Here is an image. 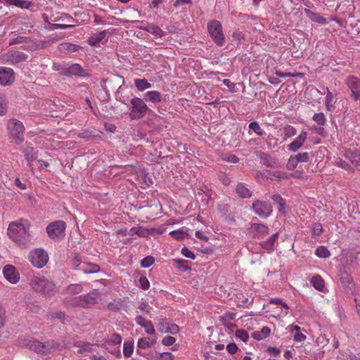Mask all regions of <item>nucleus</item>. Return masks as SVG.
<instances>
[{"instance_id":"nucleus-1","label":"nucleus","mask_w":360,"mask_h":360,"mask_svg":"<svg viewBox=\"0 0 360 360\" xmlns=\"http://www.w3.org/2000/svg\"><path fill=\"white\" fill-rule=\"evenodd\" d=\"M29 285L34 292L42 293L46 296L53 295L56 292L55 284L40 274H34L30 276Z\"/></svg>"},{"instance_id":"nucleus-2","label":"nucleus","mask_w":360,"mask_h":360,"mask_svg":"<svg viewBox=\"0 0 360 360\" xmlns=\"http://www.w3.org/2000/svg\"><path fill=\"white\" fill-rule=\"evenodd\" d=\"M7 130L9 141L20 145L25 140V127L22 122L16 119H11L7 122Z\"/></svg>"},{"instance_id":"nucleus-3","label":"nucleus","mask_w":360,"mask_h":360,"mask_svg":"<svg viewBox=\"0 0 360 360\" xmlns=\"http://www.w3.org/2000/svg\"><path fill=\"white\" fill-rule=\"evenodd\" d=\"M27 226H8L9 238L19 245H26L30 241V235Z\"/></svg>"},{"instance_id":"nucleus-4","label":"nucleus","mask_w":360,"mask_h":360,"mask_svg":"<svg viewBox=\"0 0 360 360\" xmlns=\"http://www.w3.org/2000/svg\"><path fill=\"white\" fill-rule=\"evenodd\" d=\"M98 300V293L97 291L93 290L86 295L72 297L70 302L72 306L86 308L96 304Z\"/></svg>"},{"instance_id":"nucleus-5","label":"nucleus","mask_w":360,"mask_h":360,"mask_svg":"<svg viewBox=\"0 0 360 360\" xmlns=\"http://www.w3.org/2000/svg\"><path fill=\"white\" fill-rule=\"evenodd\" d=\"M49 259L48 253L42 248H36L30 252L28 259L37 269L43 268Z\"/></svg>"},{"instance_id":"nucleus-6","label":"nucleus","mask_w":360,"mask_h":360,"mask_svg":"<svg viewBox=\"0 0 360 360\" xmlns=\"http://www.w3.org/2000/svg\"><path fill=\"white\" fill-rule=\"evenodd\" d=\"M148 110L146 104L142 99L134 98L131 100L129 117L131 120H139L146 115Z\"/></svg>"},{"instance_id":"nucleus-7","label":"nucleus","mask_w":360,"mask_h":360,"mask_svg":"<svg viewBox=\"0 0 360 360\" xmlns=\"http://www.w3.org/2000/svg\"><path fill=\"white\" fill-rule=\"evenodd\" d=\"M207 30L214 43L218 46H222L224 43V36L220 22L216 20H212L207 25Z\"/></svg>"},{"instance_id":"nucleus-8","label":"nucleus","mask_w":360,"mask_h":360,"mask_svg":"<svg viewBox=\"0 0 360 360\" xmlns=\"http://www.w3.org/2000/svg\"><path fill=\"white\" fill-rule=\"evenodd\" d=\"M27 58V55L22 52L10 51L0 56V63L15 65L25 61Z\"/></svg>"},{"instance_id":"nucleus-9","label":"nucleus","mask_w":360,"mask_h":360,"mask_svg":"<svg viewBox=\"0 0 360 360\" xmlns=\"http://www.w3.org/2000/svg\"><path fill=\"white\" fill-rule=\"evenodd\" d=\"M252 209L255 214L262 218L268 217L273 210L270 202L259 200H255L252 203Z\"/></svg>"},{"instance_id":"nucleus-10","label":"nucleus","mask_w":360,"mask_h":360,"mask_svg":"<svg viewBox=\"0 0 360 360\" xmlns=\"http://www.w3.org/2000/svg\"><path fill=\"white\" fill-rule=\"evenodd\" d=\"M2 273L4 278L11 284H17L20 279V274L15 266L6 264L3 266Z\"/></svg>"},{"instance_id":"nucleus-11","label":"nucleus","mask_w":360,"mask_h":360,"mask_svg":"<svg viewBox=\"0 0 360 360\" xmlns=\"http://www.w3.org/2000/svg\"><path fill=\"white\" fill-rule=\"evenodd\" d=\"M345 83L352 91V98L355 101L360 98V79L354 76H349Z\"/></svg>"},{"instance_id":"nucleus-12","label":"nucleus","mask_w":360,"mask_h":360,"mask_svg":"<svg viewBox=\"0 0 360 360\" xmlns=\"http://www.w3.org/2000/svg\"><path fill=\"white\" fill-rule=\"evenodd\" d=\"M15 80V74L10 68L0 67V84L2 86H9Z\"/></svg>"},{"instance_id":"nucleus-13","label":"nucleus","mask_w":360,"mask_h":360,"mask_svg":"<svg viewBox=\"0 0 360 360\" xmlns=\"http://www.w3.org/2000/svg\"><path fill=\"white\" fill-rule=\"evenodd\" d=\"M158 330L162 333L176 334L179 331V326L172 323L167 321L166 319H159L157 325Z\"/></svg>"},{"instance_id":"nucleus-14","label":"nucleus","mask_w":360,"mask_h":360,"mask_svg":"<svg viewBox=\"0 0 360 360\" xmlns=\"http://www.w3.org/2000/svg\"><path fill=\"white\" fill-rule=\"evenodd\" d=\"M307 132L302 131L300 134L294 141L288 146V149L290 151L295 152L302 147L303 143L307 139Z\"/></svg>"},{"instance_id":"nucleus-15","label":"nucleus","mask_w":360,"mask_h":360,"mask_svg":"<svg viewBox=\"0 0 360 360\" xmlns=\"http://www.w3.org/2000/svg\"><path fill=\"white\" fill-rule=\"evenodd\" d=\"M46 231L50 238L59 240L65 236V226H46Z\"/></svg>"},{"instance_id":"nucleus-16","label":"nucleus","mask_w":360,"mask_h":360,"mask_svg":"<svg viewBox=\"0 0 360 360\" xmlns=\"http://www.w3.org/2000/svg\"><path fill=\"white\" fill-rule=\"evenodd\" d=\"M28 166L31 167L32 162L37 159L38 153L33 147H27L23 150Z\"/></svg>"},{"instance_id":"nucleus-17","label":"nucleus","mask_w":360,"mask_h":360,"mask_svg":"<svg viewBox=\"0 0 360 360\" xmlns=\"http://www.w3.org/2000/svg\"><path fill=\"white\" fill-rule=\"evenodd\" d=\"M304 13L312 21L324 25L327 23V20L319 13L313 12L309 9H305Z\"/></svg>"},{"instance_id":"nucleus-18","label":"nucleus","mask_w":360,"mask_h":360,"mask_svg":"<svg viewBox=\"0 0 360 360\" xmlns=\"http://www.w3.org/2000/svg\"><path fill=\"white\" fill-rule=\"evenodd\" d=\"M78 269L84 274H94L100 271V267L95 264L82 263Z\"/></svg>"},{"instance_id":"nucleus-19","label":"nucleus","mask_w":360,"mask_h":360,"mask_svg":"<svg viewBox=\"0 0 360 360\" xmlns=\"http://www.w3.org/2000/svg\"><path fill=\"white\" fill-rule=\"evenodd\" d=\"M82 72V68L78 64H73L70 65L68 68H63L60 70L61 75H79Z\"/></svg>"},{"instance_id":"nucleus-20","label":"nucleus","mask_w":360,"mask_h":360,"mask_svg":"<svg viewBox=\"0 0 360 360\" xmlns=\"http://www.w3.org/2000/svg\"><path fill=\"white\" fill-rule=\"evenodd\" d=\"M106 36V31L103 30L99 32L98 33H96L91 37L88 39V44L93 46H97L99 45L100 42L103 41V39Z\"/></svg>"},{"instance_id":"nucleus-21","label":"nucleus","mask_w":360,"mask_h":360,"mask_svg":"<svg viewBox=\"0 0 360 360\" xmlns=\"http://www.w3.org/2000/svg\"><path fill=\"white\" fill-rule=\"evenodd\" d=\"M130 235L137 234L141 237H148L152 235L151 229H147L144 226H133L129 231Z\"/></svg>"},{"instance_id":"nucleus-22","label":"nucleus","mask_w":360,"mask_h":360,"mask_svg":"<svg viewBox=\"0 0 360 360\" xmlns=\"http://www.w3.org/2000/svg\"><path fill=\"white\" fill-rule=\"evenodd\" d=\"M5 4L8 6H15L20 8H30L32 6V3L24 0H4Z\"/></svg>"},{"instance_id":"nucleus-23","label":"nucleus","mask_w":360,"mask_h":360,"mask_svg":"<svg viewBox=\"0 0 360 360\" xmlns=\"http://www.w3.org/2000/svg\"><path fill=\"white\" fill-rule=\"evenodd\" d=\"M271 199L278 205V212L285 214L286 204L285 200L278 194L271 195Z\"/></svg>"},{"instance_id":"nucleus-24","label":"nucleus","mask_w":360,"mask_h":360,"mask_svg":"<svg viewBox=\"0 0 360 360\" xmlns=\"http://www.w3.org/2000/svg\"><path fill=\"white\" fill-rule=\"evenodd\" d=\"M271 329L268 326L263 327L259 331H255L252 333V337L257 340H261L269 335Z\"/></svg>"},{"instance_id":"nucleus-25","label":"nucleus","mask_w":360,"mask_h":360,"mask_svg":"<svg viewBox=\"0 0 360 360\" xmlns=\"http://www.w3.org/2000/svg\"><path fill=\"white\" fill-rule=\"evenodd\" d=\"M30 347L37 352L47 353L49 352V345L39 341H33L30 345Z\"/></svg>"},{"instance_id":"nucleus-26","label":"nucleus","mask_w":360,"mask_h":360,"mask_svg":"<svg viewBox=\"0 0 360 360\" xmlns=\"http://www.w3.org/2000/svg\"><path fill=\"white\" fill-rule=\"evenodd\" d=\"M145 99L154 103H159L161 101V94L158 91H150L145 94Z\"/></svg>"},{"instance_id":"nucleus-27","label":"nucleus","mask_w":360,"mask_h":360,"mask_svg":"<svg viewBox=\"0 0 360 360\" xmlns=\"http://www.w3.org/2000/svg\"><path fill=\"white\" fill-rule=\"evenodd\" d=\"M345 158L349 159L355 167L360 169V153L356 154L352 150H347Z\"/></svg>"},{"instance_id":"nucleus-28","label":"nucleus","mask_w":360,"mask_h":360,"mask_svg":"<svg viewBox=\"0 0 360 360\" xmlns=\"http://www.w3.org/2000/svg\"><path fill=\"white\" fill-rule=\"evenodd\" d=\"M311 283L315 289L319 291H323L325 287V283L323 278L319 275L313 276L311 279Z\"/></svg>"},{"instance_id":"nucleus-29","label":"nucleus","mask_w":360,"mask_h":360,"mask_svg":"<svg viewBox=\"0 0 360 360\" xmlns=\"http://www.w3.org/2000/svg\"><path fill=\"white\" fill-rule=\"evenodd\" d=\"M326 96L325 100V105L328 111H331L334 109V104L335 101L332 92L330 91L328 87L326 88Z\"/></svg>"},{"instance_id":"nucleus-30","label":"nucleus","mask_w":360,"mask_h":360,"mask_svg":"<svg viewBox=\"0 0 360 360\" xmlns=\"http://www.w3.org/2000/svg\"><path fill=\"white\" fill-rule=\"evenodd\" d=\"M94 345L89 342H79L75 344V347L78 348L77 352L80 354L90 352L94 350Z\"/></svg>"},{"instance_id":"nucleus-31","label":"nucleus","mask_w":360,"mask_h":360,"mask_svg":"<svg viewBox=\"0 0 360 360\" xmlns=\"http://www.w3.org/2000/svg\"><path fill=\"white\" fill-rule=\"evenodd\" d=\"M151 360H174V356L169 352H156L151 356Z\"/></svg>"},{"instance_id":"nucleus-32","label":"nucleus","mask_w":360,"mask_h":360,"mask_svg":"<svg viewBox=\"0 0 360 360\" xmlns=\"http://www.w3.org/2000/svg\"><path fill=\"white\" fill-rule=\"evenodd\" d=\"M122 338L118 333H112L104 339L105 343L110 345H120L122 342Z\"/></svg>"},{"instance_id":"nucleus-33","label":"nucleus","mask_w":360,"mask_h":360,"mask_svg":"<svg viewBox=\"0 0 360 360\" xmlns=\"http://www.w3.org/2000/svg\"><path fill=\"white\" fill-rule=\"evenodd\" d=\"M134 352V342L125 341L123 344V354L125 358L130 357Z\"/></svg>"},{"instance_id":"nucleus-34","label":"nucleus","mask_w":360,"mask_h":360,"mask_svg":"<svg viewBox=\"0 0 360 360\" xmlns=\"http://www.w3.org/2000/svg\"><path fill=\"white\" fill-rule=\"evenodd\" d=\"M83 290L81 284L74 283L68 285L65 289V293L70 295H77L80 293Z\"/></svg>"},{"instance_id":"nucleus-35","label":"nucleus","mask_w":360,"mask_h":360,"mask_svg":"<svg viewBox=\"0 0 360 360\" xmlns=\"http://www.w3.org/2000/svg\"><path fill=\"white\" fill-rule=\"evenodd\" d=\"M134 84L139 91H143L146 89L151 87V84L149 83L146 79H135Z\"/></svg>"},{"instance_id":"nucleus-36","label":"nucleus","mask_w":360,"mask_h":360,"mask_svg":"<svg viewBox=\"0 0 360 360\" xmlns=\"http://www.w3.org/2000/svg\"><path fill=\"white\" fill-rule=\"evenodd\" d=\"M236 192L242 198H249L251 196L250 190L242 184L237 186Z\"/></svg>"},{"instance_id":"nucleus-37","label":"nucleus","mask_w":360,"mask_h":360,"mask_svg":"<svg viewBox=\"0 0 360 360\" xmlns=\"http://www.w3.org/2000/svg\"><path fill=\"white\" fill-rule=\"evenodd\" d=\"M146 31H148L149 33L158 36V37H162L165 35L164 31H162L158 26H156L155 25H149L146 28Z\"/></svg>"},{"instance_id":"nucleus-38","label":"nucleus","mask_w":360,"mask_h":360,"mask_svg":"<svg viewBox=\"0 0 360 360\" xmlns=\"http://www.w3.org/2000/svg\"><path fill=\"white\" fill-rule=\"evenodd\" d=\"M8 100L5 95L0 94V116L4 115L7 112Z\"/></svg>"},{"instance_id":"nucleus-39","label":"nucleus","mask_w":360,"mask_h":360,"mask_svg":"<svg viewBox=\"0 0 360 360\" xmlns=\"http://www.w3.org/2000/svg\"><path fill=\"white\" fill-rule=\"evenodd\" d=\"M174 264L179 269L186 271L189 269V267L188 266V262L185 259H174L173 260Z\"/></svg>"},{"instance_id":"nucleus-40","label":"nucleus","mask_w":360,"mask_h":360,"mask_svg":"<svg viewBox=\"0 0 360 360\" xmlns=\"http://www.w3.org/2000/svg\"><path fill=\"white\" fill-rule=\"evenodd\" d=\"M153 343L150 342L149 338H141L138 340L137 346L141 349H147L152 347Z\"/></svg>"},{"instance_id":"nucleus-41","label":"nucleus","mask_w":360,"mask_h":360,"mask_svg":"<svg viewBox=\"0 0 360 360\" xmlns=\"http://www.w3.org/2000/svg\"><path fill=\"white\" fill-rule=\"evenodd\" d=\"M316 255L320 258H328L330 253L326 248L321 246L316 250Z\"/></svg>"},{"instance_id":"nucleus-42","label":"nucleus","mask_w":360,"mask_h":360,"mask_svg":"<svg viewBox=\"0 0 360 360\" xmlns=\"http://www.w3.org/2000/svg\"><path fill=\"white\" fill-rule=\"evenodd\" d=\"M236 317V314L233 312H226L223 315L220 316L219 320L224 323L227 324L229 321L233 320Z\"/></svg>"},{"instance_id":"nucleus-43","label":"nucleus","mask_w":360,"mask_h":360,"mask_svg":"<svg viewBox=\"0 0 360 360\" xmlns=\"http://www.w3.org/2000/svg\"><path fill=\"white\" fill-rule=\"evenodd\" d=\"M312 120L320 126H323L326 124V117L323 112L315 113L312 117Z\"/></svg>"},{"instance_id":"nucleus-44","label":"nucleus","mask_w":360,"mask_h":360,"mask_svg":"<svg viewBox=\"0 0 360 360\" xmlns=\"http://www.w3.org/2000/svg\"><path fill=\"white\" fill-rule=\"evenodd\" d=\"M138 309L146 314L149 315L151 317L152 307L146 302H141L139 304Z\"/></svg>"},{"instance_id":"nucleus-45","label":"nucleus","mask_w":360,"mask_h":360,"mask_svg":"<svg viewBox=\"0 0 360 360\" xmlns=\"http://www.w3.org/2000/svg\"><path fill=\"white\" fill-rule=\"evenodd\" d=\"M170 236L176 240H181L187 236V233L181 229L172 231L169 233Z\"/></svg>"},{"instance_id":"nucleus-46","label":"nucleus","mask_w":360,"mask_h":360,"mask_svg":"<svg viewBox=\"0 0 360 360\" xmlns=\"http://www.w3.org/2000/svg\"><path fill=\"white\" fill-rule=\"evenodd\" d=\"M155 262V259L152 256H147L146 257H144L141 262V267L143 268H148L150 267L151 265H153V264Z\"/></svg>"},{"instance_id":"nucleus-47","label":"nucleus","mask_w":360,"mask_h":360,"mask_svg":"<svg viewBox=\"0 0 360 360\" xmlns=\"http://www.w3.org/2000/svg\"><path fill=\"white\" fill-rule=\"evenodd\" d=\"M285 136L288 138L294 136L297 134L295 128L290 125H287L283 128Z\"/></svg>"},{"instance_id":"nucleus-48","label":"nucleus","mask_w":360,"mask_h":360,"mask_svg":"<svg viewBox=\"0 0 360 360\" xmlns=\"http://www.w3.org/2000/svg\"><path fill=\"white\" fill-rule=\"evenodd\" d=\"M249 128L259 136L264 134V131L261 129L259 124L257 122H252L249 124Z\"/></svg>"},{"instance_id":"nucleus-49","label":"nucleus","mask_w":360,"mask_h":360,"mask_svg":"<svg viewBox=\"0 0 360 360\" xmlns=\"http://www.w3.org/2000/svg\"><path fill=\"white\" fill-rule=\"evenodd\" d=\"M277 236H278V233H275V234L272 235L269 238V239L266 242L264 243V247L269 250H273L274 241H275L276 238H277Z\"/></svg>"},{"instance_id":"nucleus-50","label":"nucleus","mask_w":360,"mask_h":360,"mask_svg":"<svg viewBox=\"0 0 360 360\" xmlns=\"http://www.w3.org/2000/svg\"><path fill=\"white\" fill-rule=\"evenodd\" d=\"M82 264L81 262V258L77 254H74L72 255L71 257V265L73 268L76 269L77 267H79Z\"/></svg>"},{"instance_id":"nucleus-51","label":"nucleus","mask_w":360,"mask_h":360,"mask_svg":"<svg viewBox=\"0 0 360 360\" xmlns=\"http://www.w3.org/2000/svg\"><path fill=\"white\" fill-rule=\"evenodd\" d=\"M236 336L245 342L249 340V335L245 330H238Z\"/></svg>"},{"instance_id":"nucleus-52","label":"nucleus","mask_w":360,"mask_h":360,"mask_svg":"<svg viewBox=\"0 0 360 360\" xmlns=\"http://www.w3.org/2000/svg\"><path fill=\"white\" fill-rule=\"evenodd\" d=\"M297 160L295 157L291 156L288 161L286 167L289 170H293L297 165Z\"/></svg>"},{"instance_id":"nucleus-53","label":"nucleus","mask_w":360,"mask_h":360,"mask_svg":"<svg viewBox=\"0 0 360 360\" xmlns=\"http://www.w3.org/2000/svg\"><path fill=\"white\" fill-rule=\"evenodd\" d=\"M181 254L187 258L195 259V254L191 251L188 248L184 247L181 250Z\"/></svg>"},{"instance_id":"nucleus-54","label":"nucleus","mask_w":360,"mask_h":360,"mask_svg":"<svg viewBox=\"0 0 360 360\" xmlns=\"http://www.w3.org/2000/svg\"><path fill=\"white\" fill-rule=\"evenodd\" d=\"M146 331V333L148 335H153L155 333L154 326L150 321H148L143 327Z\"/></svg>"},{"instance_id":"nucleus-55","label":"nucleus","mask_w":360,"mask_h":360,"mask_svg":"<svg viewBox=\"0 0 360 360\" xmlns=\"http://www.w3.org/2000/svg\"><path fill=\"white\" fill-rule=\"evenodd\" d=\"M176 339L174 337L169 335L165 336L162 340V344L164 345L165 346H171L174 345Z\"/></svg>"},{"instance_id":"nucleus-56","label":"nucleus","mask_w":360,"mask_h":360,"mask_svg":"<svg viewBox=\"0 0 360 360\" xmlns=\"http://www.w3.org/2000/svg\"><path fill=\"white\" fill-rule=\"evenodd\" d=\"M297 162H307L309 160V154L307 152L298 153L295 156Z\"/></svg>"},{"instance_id":"nucleus-57","label":"nucleus","mask_w":360,"mask_h":360,"mask_svg":"<svg viewBox=\"0 0 360 360\" xmlns=\"http://www.w3.org/2000/svg\"><path fill=\"white\" fill-rule=\"evenodd\" d=\"M335 165L336 166L343 168L346 170H348L350 168L349 165L345 161H344L343 160H342L340 158H338L335 161Z\"/></svg>"},{"instance_id":"nucleus-58","label":"nucleus","mask_w":360,"mask_h":360,"mask_svg":"<svg viewBox=\"0 0 360 360\" xmlns=\"http://www.w3.org/2000/svg\"><path fill=\"white\" fill-rule=\"evenodd\" d=\"M6 322V311L0 304V328L4 327Z\"/></svg>"},{"instance_id":"nucleus-59","label":"nucleus","mask_w":360,"mask_h":360,"mask_svg":"<svg viewBox=\"0 0 360 360\" xmlns=\"http://www.w3.org/2000/svg\"><path fill=\"white\" fill-rule=\"evenodd\" d=\"M139 283H140V285L141 286V288L143 289V290H148L150 287V283L149 281H148V279L144 277V276H141L140 278H139Z\"/></svg>"},{"instance_id":"nucleus-60","label":"nucleus","mask_w":360,"mask_h":360,"mask_svg":"<svg viewBox=\"0 0 360 360\" xmlns=\"http://www.w3.org/2000/svg\"><path fill=\"white\" fill-rule=\"evenodd\" d=\"M226 350L229 354H233L238 351V347L235 343H229L226 346Z\"/></svg>"},{"instance_id":"nucleus-61","label":"nucleus","mask_w":360,"mask_h":360,"mask_svg":"<svg viewBox=\"0 0 360 360\" xmlns=\"http://www.w3.org/2000/svg\"><path fill=\"white\" fill-rule=\"evenodd\" d=\"M273 176L274 177L278 178V179H288L289 174L281 171L276 172L274 173Z\"/></svg>"},{"instance_id":"nucleus-62","label":"nucleus","mask_w":360,"mask_h":360,"mask_svg":"<svg viewBox=\"0 0 360 360\" xmlns=\"http://www.w3.org/2000/svg\"><path fill=\"white\" fill-rule=\"evenodd\" d=\"M136 323L143 327L148 321H146L142 316H137L135 319Z\"/></svg>"},{"instance_id":"nucleus-63","label":"nucleus","mask_w":360,"mask_h":360,"mask_svg":"<svg viewBox=\"0 0 360 360\" xmlns=\"http://www.w3.org/2000/svg\"><path fill=\"white\" fill-rule=\"evenodd\" d=\"M305 339H306V336L300 332L296 333L294 335V340L295 342H302Z\"/></svg>"},{"instance_id":"nucleus-64","label":"nucleus","mask_w":360,"mask_h":360,"mask_svg":"<svg viewBox=\"0 0 360 360\" xmlns=\"http://www.w3.org/2000/svg\"><path fill=\"white\" fill-rule=\"evenodd\" d=\"M94 22L96 25H100V24H105V21L104 20V19L102 17H101L96 14H94Z\"/></svg>"}]
</instances>
